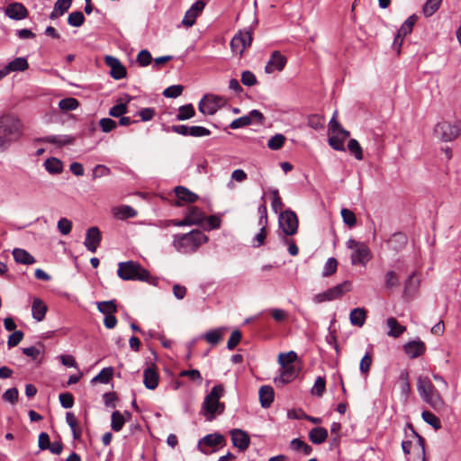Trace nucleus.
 Masks as SVG:
<instances>
[{"label": "nucleus", "mask_w": 461, "mask_h": 461, "mask_svg": "<svg viewBox=\"0 0 461 461\" xmlns=\"http://www.w3.org/2000/svg\"><path fill=\"white\" fill-rule=\"evenodd\" d=\"M207 241L208 237L203 232L194 230L188 233L174 235L172 245L179 253L192 254Z\"/></svg>", "instance_id": "obj_1"}, {"label": "nucleus", "mask_w": 461, "mask_h": 461, "mask_svg": "<svg viewBox=\"0 0 461 461\" xmlns=\"http://www.w3.org/2000/svg\"><path fill=\"white\" fill-rule=\"evenodd\" d=\"M224 387L221 384L215 385L205 396L202 405V413L206 420L211 421L216 415L221 414L224 411V403L220 402L223 395Z\"/></svg>", "instance_id": "obj_2"}, {"label": "nucleus", "mask_w": 461, "mask_h": 461, "mask_svg": "<svg viewBox=\"0 0 461 461\" xmlns=\"http://www.w3.org/2000/svg\"><path fill=\"white\" fill-rule=\"evenodd\" d=\"M0 145L17 140L22 135L21 121L13 114H4L0 117Z\"/></svg>", "instance_id": "obj_3"}, {"label": "nucleus", "mask_w": 461, "mask_h": 461, "mask_svg": "<svg viewBox=\"0 0 461 461\" xmlns=\"http://www.w3.org/2000/svg\"><path fill=\"white\" fill-rule=\"evenodd\" d=\"M417 389L421 399L433 409L439 410L444 406V402L439 393L428 377L420 376L418 378Z\"/></svg>", "instance_id": "obj_4"}, {"label": "nucleus", "mask_w": 461, "mask_h": 461, "mask_svg": "<svg viewBox=\"0 0 461 461\" xmlns=\"http://www.w3.org/2000/svg\"><path fill=\"white\" fill-rule=\"evenodd\" d=\"M117 275L121 279L125 281H149L150 277L148 270L143 268L139 263L131 260L119 263Z\"/></svg>", "instance_id": "obj_5"}, {"label": "nucleus", "mask_w": 461, "mask_h": 461, "mask_svg": "<svg viewBox=\"0 0 461 461\" xmlns=\"http://www.w3.org/2000/svg\"><path fill=\"white\" fill-rule=\"evenodd\" d=\"M460 134L461 122L451 123L450 122L441 121L435 125L433 130L434 137L446 142L456 140Z\"/></svg>", "instance_id": "obj_6"}, {"label": "nucleus", "mask_w": 461, "mask_h": 461, "mask_svg": "<svg viewBox=\"0 0 461 461\" xmlns=\"http://www.w3.org/2000/svg\"><path fill=\"white\" fill-rule=\"evenodd\" d=\"M347 248L352 250L350 257L352 265L366 266L372 258L369 248L364 242L349 239L347 241Z\"/></svg>", "instance_id": "obj_7"}, {"label": "nucleus", "mask_w": 461, "mask_h": 461, "mask_svg": "<svg viewBox=\"0 0 461 461\" xmlns=\"http://www.w3.org/2000/svg\"><path fill=\"white\" fill-rule=\"evenodd\" d=\"M351 287L352 284L349 281H344L334 287L315 294L312 300L316 303L330 302L343 296L347 292L351 290Z\"/></svg>", "instance_id": "obj_8"}, {"label": "nucleus", "mask_w": 461, "mask_h": 461, "mask_svg": "<svg viewBox=\"0 0 461 461\" xmlns=\"http://www.w3.org/2000/svg\"><path fill=\"white\" fill-rule=\"evenodd\" d=\"M225 103L223 97L218 95H205L199 103L198 109L203 114H214Z\"/></svg>", "instance_id": "obj_9"}, {"label": "nucleus", "mask_w": 461, "mask_h": 461, "mask_svg": "<svg viewBox=\"0 0 461 461\" xmlns=\"http://www.w3.org/2000/svg\"><path fill=\"white\" fill-rule=\"evenodd\" d=\"M279 226L285 235H294L297 232L298 219L292 211H285L280 214Z\"/></svg>", "instance_id": "obj_10"}, {"label": "nucleus", "mask_w": 461, "mask_h": 461, "mask_svg": "<svg viewBox=\"0 0 461 461\" xmlns=\"http://www.w3.org/2000/svg\"><path fill=\"white\" fill-rule=\"evenodd\" d=\"M225 438L220 433L208 434L198 441L197 447L203 454H210V448L224 445Z\"/></svg>", "instance_id": "obj_11"}, {"label": "nucleus", "mask_w": 461, "mask_h": 461, "mask_svg": "<svg viewBox=\"0 0 461 461\" xmlns=\"http://www.w3.org/2000/svg\"><path fill=\"white\" fill-rule=\"evenodd\" d=\"M252 42V34L249 31L240 32L230 41V47L233 52L242 54L244 50L250 46Z\"/></svg>", "instance_id": "obj_12"}, {"label": "nucleus", "mask_w": 461, "mask_h": 461, "mask_svg": "<svg viewBox=\"0 0 461 461\" xmlns=\"http://www.w3.org/2000/svg\"><path fill=\"white\" fill-rule=\"evenodd\" d=\"M286 62V58L278 50H275L272 52L270 59L265 67V72L271 74L275 71H282L285 67Z\"/></svg>", "instance_id": "obj_13"}, {"label": "nucleus", "mask_w": 461, "mask_h": 461, "mask_svg": "<svg viewBox=\"0 0 461 461\" xmlns=\"http://www.w3.org/2000/svg\"><path fill=\"white\" fill-rule=\"evenodd\" d=\"M104 62L110 68V75L113 78L118 80L126 77V68L117 58L106 56Z\"/></svg>", "instance_id": "obj_14"}, {"label": "nucleus", "mask_w": 461, "mask_h": 461, "mask_svg": "<svg viewBox=\"0 0 461 461\" xmlns=\"http://www.w3.org/2000/svg\"><path fill=\"white\" fill-rule=\"evenodd\" d=\"M205 4L199 0L196 1L192 6L186 11L182 23L185 27H191L194 24L196 18L203 12Z\"/></svg>", "instance_id": "obj_15"}, {"label": "nucleus", "mask_w": 461, "mask_h": 461, "mask_svg": "<svg viewBox=\"0 0 461 461\" xmlns=\"http://www.w3.org/2000/svg\"><path fill=\"white\" fill-rule=\"evenodd\" d=\"M231 441L234 447L240 451L246 450L250 444V438L247 432L240 429H233L230 431Z\"/></svg>", "instance_id": "obj_16"}, {"label": "nucleus", "mask_w": 461, "mask_h": 461, "mask_svg": "<svg viewBox=\"0 0 461 461\" xmlns=\"http://www.w3.org/2000/svg\"><path fill=\"white\" fill-rule=\"evenodd\" d=\"M102 240V235L97 227H91L87 230L84 245L86 248L95 253Z\"/></svg>", "instance_id": "obj_17"}, {"label": "nucleus", "mask_w": 461, "mask_h": 461, "mask_svg": "<svg viewBox=\"0 0 461 461\" xmlns=\"http://www.w3.org/2000/svg\"><path fill=\"white\" fill-rule=\"evenodd\" d=\"M5 14L13 20H23L28 16V10L21 3H13L6 6Z\"/></svg>", "instance_id": "obj_18"}, {"label": "nucleus", "mask_w": 461, "mask_h": 461, "mask_svg": "<svg viewBox=\"0 0 461 461\" xmlns=\"http://www.w3.org/2000/svg\"><path fill=\"white\" fill-rule=\"evenodd\" d=\"M38 141L43 143H51L57 145L58 147H62L65 145L73 144L75 138L69 135H49L39 139Z\"/></svg>", "instance_id": "obj_19"}, {"label": "nucleus", "mask_w": 461, "mask_h": 461, "mask_svg": "<svg viewBox=\"0 0 461 461\" xmlns=\"http://www.w3.org/2000/svg\"><path fill=\"white\" fill-rule=\"evenodd\" d=\"M426 350V346L421 340H412L404 345V351L411 358H416Z\"/></svg>", "instance_id": "obj_20"}, {"label": "nucleus", "mask_w": 461, "mask_h": 461, "mask_svg": "<svg viewBox=\"0 0 461 461\" xmlns=\"http://www.w3.org/2000/svg\"><path fill=\"white\" fill-rule=\"evenodd\" d=\"M158 374L153 367H147L143 373V383L147 389L154 390L158 384Z\"/></svg>", "instance_id": "obj_21"}, {"label": "nucleus", "mask_w": 461, "mask_h": 461, "mask_svg": "<svg viewBox=\"0 0 461 461\" xmlns=\"http://www.w3.org/2000/svg\"><path fill=\"white\" fill-rule=\"evenodd\" d=\"M175 193L178 200L182 202L194 203L198 200V195L196 194L191 192L189 189L184 186H176L175 188ZM176 205L180 206V202H177Z\"/></svg>", "instance_id": "obj_22"}, {"label": "nucleus", "mask_w": 461, "mask_h": 461, "mask_svg": "<svg viewBox=\"0 0 461 461\" xmlns=\"http://www.w3.org/2000/svg\"><path fill=\"white\" fill-rule=\"evenodd\" d=\"M47 310V305L42 300H41L40 298H35L33 300L32 306V314L33 319H35L37 321H41L45 318Z\"/></svg>", "instance_id": "obj_23"}, {"label": "nucleus", "mask_w": 461, "mask_h": 461, "mask_svg": "<svg viewBox=\"0 0 461 461\" xmlns=\"http://www.w3.org/2000/svg\"><path fill=\"white\" fill-rule=\"evenodd\" d=\"M283 371L278 378L276 379V383L282 384H287L293 381L298 374V368L294 366H283Z\"/></svg>", "instance_id": "obj_24"}, {"label": "nucleus", "mask_w": 461, "mask_h": 461, "mask_svg": "<svg viewBox=\"0 0 461 461\" xmlns=\"http://www.w3.org/2000/svg\"><path fill=\"white\" fill-rule=\"evenodd\" d=\"M259 401L263 408H268L274 401V390L269 385H263L260 387Z\"/></svg>", "instance_id": "obj_25"}, {"label": "nucleus", "mask_w": 461, "mask_h": 461, "mask_svg": "<svg viewBox=\"0 0 461 461\" xmlns=\"http://www.w3.org/2000/svg\"><path fill=\"white\" fill-rule=\"evenodd\" d=\"M185 217L191 225H199L204 220V213L198 207L190 206L187 209Z\"/></svg>", "instance_id": "obj_26"}, {"label": "nucleus", "mask_w": 461, "mask_h": 461, "mask_svg": "<svg viewBox=\"0 0 461 461\" xmlns=\"http://www.w3.org/2000/svg\"><path fill=\"white\" fill-rule=\"evenodd\" d=\"M386 324L389 328V331L387 332L389 337L398 338L406 330V328L401 325L394 317L388 318Z\"/></svg>", "instance_id": "obj_27"}, {"label": "nucleus", "mask_w": 461, "mask_h": 461, "mask_svg": "<svg viewBox=\"0 0 461 461\" xmlns=\"http://www.w3.org/2000/svg\"><path fill=\"white\" fill-rule=\"evenodd\" d=\"M328 438V430L322 427H315L309 432L310 440L316 445H320L326 441Z\"/></svg>", "instance_id": "obj_28"}, {"label": "nucleus", "mask_w": 461, "mask_h": 461, "mask_svg": "<svg viewBox=\"0 0 461 461\" xmlns=\"http://www.w3.org/2000/svg\"><path fill=\"white\" fill-rule=\"evenodd\" d=\"M366 319V312L364 308H355L350 312L349 320L353 326L362 327Z\"/></svg>", "instance_id": "obj_29"}, {"label": "nucleus", "mask_w": 461, "mask_h": 461, "mask_svg": "<svg viewBox=\"0 0 461 461\" xmlns=\"http://www.w3.org/2000/svg\"><path fill=\"white\" fill-rule=\"evenodd\" d=\"M13 256L17 263L23 265H32L36 261L27 250L23 249H14L13 250Z\"/></svg>", "instance_id": "obj_30"}, {"label": "nucleus", "mask_w": 461, "mask_h": 461, "mask_svg": "<svg viewBox=\"0 0 461 461\" xmlns=\"http://www.w3.org/2000/svg\"><path fill=\"white\" fill-rule=\"evenodd\" d=\"M113 211L114 216L119 220H126L137 215V212L130 205H121L113 208Z\"/></svg>", "instance_id": "obj_31"}, {"label": "nucleus", "mask_w": 461, "mask_h": 461, "mask_svg": "<svg viewBox=\"0 0 461 461\" xmlns=\"http://www.w3.org/2000/svg\"><path fill=\"white\" fill-rule=\"evenodd\" d=\"M337 112L333 113V116L329 123V131L330 134H338L343 135V138H348L349 136V131L343 129L340 123L337 121Z\"/></svg>", "instance_id": "obj_32"}, {"label": "nucleus", "mask_w": 461, "mask_h": 461, "mask_svg": "<svg viewBox=\"0 0 461 461\" xmlns=\"http://www.w3.org/2000/svg\"><path fill=\"white\" fill-rule=\"evenodd\" d=\"M45 169L52 175L59 174L63 170L62 162L56 158H50L44 162Z\"/></svg>", "instance_id": "obj_33"}, {"label": "nucleus", "mask_w": 461, "mask_h": 461, "mask_svg": "<svg viewBox=\"0 0 461 461\" xmlns=\"http://www.w3.org/2000/svg\"><path fill=\"white\" fill-rule=\"evenodd\" d=\"M5 67L10 73L13 71H25L29 68V64L25 58L20 57L9 62Z\"/></svg>", "instance_id": "obj_34"}, {"label": "nucleus", "mask_w": 461, "mask_h": 461, "mask_svg": "<svg viewBox=\"0 0 461 461\" xmlns=\"http://www.w3.org/2000/svg\"><path fill=\"white\" fill-rule=\"evenodd\" d=\"M417 20L418 17L415 14L411 15L398 30L397 33L399 36H402L404 38L406 35L410 34L412 32L413 26Z\"/></svg>", "instance_id": "obj_35"}, {"label": "nucleus", "mask_w": 461, "mask_h": 461, "mask_svg": "<svg viewBox=\"0 0 461 461\" xmlns=\"http://www.w3.org/2000/svg\"><path fill=\"white\" fill-rule=\"evenodd\" d=\"M420 285V280L416 276L415 273H412L405 282L404 293L408 295L414 294Z\"/></svg>", "instance_id": "obj_36"}, {"label": "nucleus", "mask_w": 461, "mask_h": 461, "mask_svg": "<svg viewBox=\"0 0 461 461\" xmlns=\"http://www.w3.org/2000/svg\"><path fill=\"white\" fill-rule=\"evenodd\" d=\"M97 309L104 315L114 314L117 311V306L113 300L104 301L97 303Z\"/></svg>", "instance_id": "obj_37"}, {"label": "nucleus", "mask_w": 461, "mask_h": 461, "mask_svg": "<svg viewBox=\"0 0 461 461\" xmlns=\"http://www.w3.org/2000/svg\"><path fill=\"white\" fill-rule=\"evenodd\" d=\"M195 114L194 108L192 104H185L180 106L178 109V113L176 114V120L185 121L194 117Z\"/></svg>", "instance_id": "obj_38"}, {"label": "nucleus", "mask_w": 461, "mask_h": 461, "mask_svg": "<svg viewBox=\"0 0 461 461\" xmlns=\"http://www.w3.org/2000/svg\"><path fill=\"white\" fill-rule=\"evenodd\" d=\"M66 420L72 430L74 438L75 439L79 438L81 436V429L78 428L77 420L74 413L68 412L66 415Z\"/></svg>", "instance_id": "obj_39"}, {"label": "nucleus", "mask_w": 461, "mask_h": 461, "mask_svg": "<svg viewBox=\"0 0 461 461\" xmlns=\"http://www.w3.org/2000/svg\"><path fill=\"white\" fill-rule=\"evenodd\" d=\"M421 417L425 422L429 424L434 429L438 430L441 428L440 420L429 411H424L421 413Z\"/></svg>", "instance_id": "obj_40"}, {"label": "nucleus", "mask_w": 461, "mask_h": 461, "mask_svg": "<svg viewBox=\"0 0 461 461\" xmlns=\"http://www.w3.org/2000/svg\"><path fill=\"white\" fill-rule=\"evenodd\" d=\"M296 360L297 354L294 351H290L288 353H281L278 356V363L282 367L292 366Z\"/></svg>", "instance_id": "obj_41"}, {"label": "nucleus", "mask_w": 461, "mask_h": 461, "mask_svg": "<svg viewBox=\"0 0 461 461\" xmlns=\"http://www.w3.org/2000/svg\"><path fill=\"white\" fill-rule=\"evenodd\" d=\"M111 418H112V422H111L112 429L114 431H120L125 423V419H124L123 415L119 411H115L113 412Z\"/></svg>", "instance_id": "obj_42"}, {"label": "nucleus", "mask_w": 461, "mask_h": 461, "mask_svg": "<svg viewBox=\"0 0 461 461\" xmlns=\"http://www.w3.org/2000/svg\"><path fill=\"white\" fill-rule=\"evenodd\" d=\"M348 149L352 155H354L356 159H357V160L363 159V150H362L360 144L358 143V141L357 140H355V139L349 140V141L348 143Z\"/></svg>", "instance_id": "obj_43"}, {"label": "nucleus", "mask_w": 461, "mask_h": 461, "mask_svg": "<svg viewBox=\"0 0 461 461\" xmlns=\"http://www.w3.org/2000/svg\"><path fill=\"white\" fill-rule=\"evenodd\" d=\"M291 447L294 450L302 451L307 456L311 455L312 452V447L299 438H294L291 441Z\"/></svg>", "instance_id": "obj_44"}, {"label": "nucleus", "mask_w": 461, "mask_h": 461, "mask_svg": "<svg viewBox=\"0 0 461 461\" xmlns=\"http://www.w3.org/2000/svg\"><path fill=\"white\" fill-rule=\"evenodd\" d=\"M346 139L343 138V135L331 134L329 138V144L336 150L345 151L344 141Z\"/></svg>", "instance_id": "obj_45"}, {"label": "nucleus", "mask_w": 461, "mask_h": 461, "mask_svg": "<svg viewBox=\"0 0 461 461\" xmlns=\"http://www.w3.org/2000/svg\"><path fill=\"white\" fill-rule=\"evenodd\" d=\"M131 97L127 95L126 103L124 104H118L114 106H113L109 111V115L112 117H121L122 115L125 114L128 111L127 103L131 101Z\"/></svg>", "instance_id": "obj_46"}, {"label": "nucleus", "mask_w": 461, "mask_h": 461, "mask_svg": "<svg viewBox=\"0 0 461 461\" xmlns=\"http://www.w3.org/2000/svg\"><path fill=\"white\" fill-rule=\"evenodd\" d=\"M285 141V137L283 134H276L272 136L267 141V147L272 150L281 149Z\"/></svg>", "instance_id": "obj_47"}, {"label": "nucleus", "mask_w": 461, "mask_h": 461, "mask_svg": "<svg viewBox=\"0 0 461 461\" xmlns=\"http://www.w3.org/2000/svg\"><path fill=\"white\" fill-rule=\"evenodd\" d=\"M79 106V102L73 97L64 98L59 101V107L63 111H73Z\"/></svg>", "instance_id": "obj_48"}, {"label": "nucleus", "mask_w": 461, "mask_h": 461, "mask_svg": "<svg viewBox=\"0 0 461 461\" xmlns=\"http://www.w3.org/2000/svg\"><path fill=\"white\" fill-rule=\"evenodd\" d=\"M442 0H427L423 6V14L429 17L439 8Z\"/></svg>", "instance_id": "obj_49"}, {"label": "nucleus", "mask_w": 461, "mask_h": 461, "mask_svg": "<svg viewBox=\"0 0 461 461\" xmlns=\"http://www.w3.org/2000/svg\"><path fill=\"white\" fill-rule=\"evenodd\" d=\"M113 368L112 367H105L97 375H95L92 379V383L99 382L102 384H107L109 383L110 379L113 376Z\"/></svg>", "instance_id": "obj_50"}, {"label": "nucleus", "mask_w": 461, "mask_h": 461, "mask_svg": "<svg viewBox=\"0 0 461 461\" xmlns=\"http://www.w3.org/2000/svg\"><path fill=\"white\" fill-rule=\"evenodd\" d=\"M203 338L210 344L216 345L222 338L221 330H212L203 335Z\"/></svg>", "instance_id": "obj_51"}, {"label": "nucleus", "mask_w": 461, "mask_h": 461, "mask_svg": "<svg viewBox=\"0 0 461 461\" xmlns=\"http://www.w3.org/2000/svg\"><path fill=\"white\" fill-rule=\"evenodd\" d=\"M372 362H373V358H372L371 354L369 352H366V355L360 360V364H359V370L362 375H368V373L370 371V367L372 366Z\"/></svg>", "instance_id": "obj_52"}, {"label": "nucleus", "mask_w": 461, "mask_h": 461, "mask_svg": "<svg viewBox=\"0 0 461 461\" xmlns=\"http://www.w3.org/2000/svg\"><path fill=\"white\" fill-rule=\"evenodd\" d=\"M343 221L349 228H352L356 225L357 218L355 213L349 209L343 208L340 212Z\"/></svg>", "instance_id": "obj_53"}, {"label": "nucleus", "mask_w": 461, "mask_h": 461, "mask_svg": "<svg viewBox=\"0 0 461 461\" xmlns=\"http://www.w3.org/2000/svg\"><path fill=\"white\" fill-rule=\"evenodd\" d=\"M338 267V261L334 258H330L323 267L322 276L327 277L336 273Z\"/></svg>", "instance_id": "obj_54"}, {"label": "nucleus", "mask_w": 461, "mask_h": 461, "mask_svg": "<svg viewBox=\"0 0 461 461\" xmlns=\"http://www.w3.org/2000/svg\"><path fill=\"white\" fill-rule=\"evenodd\" d=\"M85 22V16L82 12H73L68 15V23L74 27L81 26Z\"/></svg>", "instance_id": "obj_55"}, {"label": "nucleus", "mask_w": 461, "mask_h": 461, "mask_svg": "<svg viewBox=\"0 0 461 461\" xmlns=\"http://www.w3.org/2000/svg\"><path fill=\"white\" fill-rule=\"evenodd\" d=\"M385 287L393 289L399 285V278L394 271H388L384 276Z\"/></svg>", "instance_id": "obj_56"}, {"label": "nucleus", "mask_w": 461, "mask_h": 461, "mask_svg": "<svg viewBox=\"0 0 461 461\" xmlns=\"http://www.w3.org/2000/svg\"><path fill=\"white\" fill-rule=\"evenodd\" d=\"M324 123V117L318 114H312L308 117V125L314 130H320L323 128Z\"/></svg>", "instance_id": "obj_57"}, {"label": "nucleus", "mask_w": 461, "mask_h": 461, "mask_svg": "<svg viewBox=\"0 0 461 461\" xmlns=\"http://www.w3.org/2000/svg\"><path fill=\"white\" fill-rule=\"evenodd\" d=\"M326 381L324 377L319 376L316 378L315 383L312 388V394L321 396L325 391Z\"/></svg>", "instance_id": "obj_58"}, {"label": "nucleus", "mask_w": 461, "mask_h": 461, "mask_svg": "<svg viewBox=\"0 0 461 461\" xmlns=\"http://www.w3.org/2000/svg\"><path fill=\"white\" fill-rule=\"evenodd\" d=\"M184 87L181 85H174L166 88L163 95L168 98H176L181 95Z\"/></svg>", "instance_id": "obj_59"}, {"label": "nucleus", "mask_w": 461, "mask_h": 461, "mask_svg": "<svg viewBox=\"0 0 461 461\" xmlns=\"http://www.w3.org/2000/svg\"><path fill=\"white\" fill-rule=\"evenodd\" d=\"M57 227L61 234L68 235L71 231L72 221L67 218H61L58 221Z\"/></svg>", "instance_id": "obj_60"}, {"label": "nucleus", "mask_w": 461, "mask_h": 461, "mask_svg": "<svg viewBox=\"0 0 461 461\" xmlns=\"http://www.w3.org/2000/svg\"><path fill=\"white\" fill-rule=\"evenodd\" d=\"M23 339V332L21 330H14V333H12L8 337L7 345L8 348H14L17 346Z\"/></svg>", "instance_id": "obj_61"}, {"label": "nucleus", "mask_w": 461, "mask_h": 461, "mask_svg": "<svg viewBox=\"0 0 461 461\" xmlns=\"http://www.w3.org/2000/svg\"><path fill=\"white\" fill-rule=\"evenodd\" d=\"M152 60L151 54L147 50H142L137 56V61L141 67H147Z\"/></svg>", "instance_id": "obj_62"}, {"label": "nucleus", "mask_w": 461, "mask_h": 461, "mask_svg": "<svg viewBox=\"0 0 461 461\" xmlns=\"http://www.w3.org/2000/svg\"><path fill=\"white\" fill-rule=\"evenodd\" d=\"M272 194V209L275 211V212H278L283 209V202L281 197L279 196L278 190L275 189L271 192Z\"/></svg>", "instance_id": "obj_63"}, {"label": "nucleus", "mask_w": 461, "mask_h": 461, "mask_svg": "<svg viewBox=\"0 0 461 461\" xmlns=\"http://www.w3.org/2000/svg\"><path fill=\"white\" fill-rule=\"evenodd\" d=\"M99 125L104 132H110L116 128L117 123L110 118H103L100 120Z\"/></svg>", "instance_id": "obj_64"}]
</instances>
